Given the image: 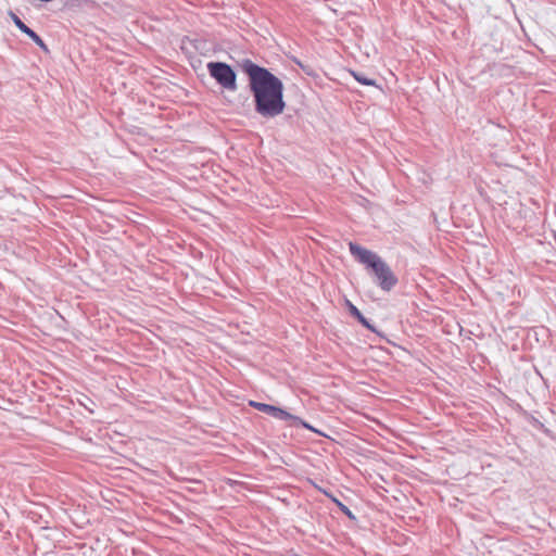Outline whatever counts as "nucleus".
Returning <instances> with one entry per match:
<instances>
[{"label": "nucleus", "mask_w": 556, "mask_h": 556, "mask_svg": "<svg viewBox=\"0 0 556 556\" xmlns=\"http://www.w3.org/2000/svg\"><path fill=\"white\" fill-rule=\"evenodd\" d=\"M241 67L249 77L256 112L264 117H275L281 114L286 104L282 97L283 86L280 79L250 60H244Z\"/></svg>", "instance_id": "nucleus-1"}, {"label": "nucleus", "mask_w": 556, "mask_h": 556, "mask_svg": "<svg viewBox=\"0 0 556 556\" xmlns=\"http://www.w3.org/2000/svg\"><path fill=\"white\" fill-rule=\"evenodd\" d=\"M349 250L359 263L372 270L377 285L383 291H391L395 287L397 283L396 276L378 254L354 242L349 243Z\"/></svg>", "instance_id": "nucleus-2"}, {"label": "nucleus", "mask_w": 556, "mask_h": 556, "mask_svg": "<svg viewBox=\"0 0 556 556\" xmlns=\"http://www.w3.org/2000/svg\"><path fill=\"white\" fill-rule=\"evenodd\" d=\"M210 75L225 89H237V76L230 65L223 62H210L207 64Z\"/></svg>", "instance_id": "nucleus-3"}, {"label": "nucleus", "mask_w": 556, "mask_h": 556, "mask_svg": "<svg viewBox=\"0 0 556 556\" xmlns=\"http://www.w3.org/2000/svg\"><path fill=\"white\" fill-rule=\"evenodd\" d=\"M249 404L250 406L256 408L257 410L263 412L276 419L288 420L292 418V416L288 412L283 410L280 407H276L269 404L260 403L255 401H250Z\"/></svg>", "instance_id": "nucleus-4"}, {"label": "nucleus", "mask_w": 556, "mask_h": 556, "mask_svg": "<svg viewBox=\"0 0 556 556\" xmlns=\"http://www.w3.org/2000/svg\"><path fill=\"white\" fill-rule=\"evenodd\" d=\"M315 491L328 496L333 503H336L338 505V507L340 508V510L345 515L348 516L350 519H355V516L353 515V513L350 510V508L348 506H345L342 502L339 501V498H337L336 496H333L331 493H328L326 490L319 488L317 484H315Z\"/></svg>", "instance_id": "nucleus-5"}, {"label": "nucleus", "mask_w": 556, "mask_h": 556, "mask_svg": "<svg viewBox=\"0 0 556 556\" xmlns=\"http://www.w3.org/2000/svg\"><path fill=\"white\" fill-rule=\"evenodd\" d=\"M11 16H12L14 24L21 31L26 34L33 41H34V39H38V35L33 29H30L27 25H25L17 15H15L14 13H11Z\"/></svg>", "instance_id": "nucleus-6"}, {"label": "nucleus", "mask_w": 556, "mask_h": 556, "mask_svg": "<svg viewBox=\"0 0 556 556\" xmlns=\"http://www.w3.org/2000/svg\"><path fill=\"white\" fill-rule=\"evenodd\" d=\"M346 306L349 308L350 314L352 316H354L355 318H357V320L363 326H365L366 328H368L370 330H374V328L371 327L369 321L363 316V314L359 312V309L355 305H353L350 301H346Z\"/></svg>", "instance_id": "nucleus-7"}, {"label": "nucleus", "mask_w": 556, "mask_h": 556, "mask_svg": "<svg viewBox=\"0 0 556 556\" xmlns=\"http://www.w3.org/2000/svg\"><path fill=\"white\" fill-rule=\"evenodd\" d=\"M314 432H315V434L321 435V437H324L326 439L325 441H317V440H315V445L317 443L321 444V448L324 451H328L329 447L334 445L333 439H331L328 434L321 432L320 430H318L316 428L314 429Z\"/></svg>", "instance_id": "nucleus-8"}, {"label": "nucleus", "mask_w": 556, "mask_h": 556, "mask_svg": "<svg viewBox=\"0 0 556 556\" xmlns=\"http://www.w3.org/2000/svg\"><path fill=\"white\" fill-rule=\"evenodd\" d=\"M352 74L355 77V79L357 81H359L361 84H363V85H366V86H374L375 85V80L374 79H370V78L364 76L363 74H358V73H355V72H352Z\"/></svg>", "instance_id": "nucleus-9"}, {"label": "nucleus", "mask_w": 556, "mask_h": 556, "mask_svg": "<svg viewBox=\"0 0 556 556\" xmlns=\"http://www.w3.org/2000/svg\"><path fill=\"white\" fill-rule=\"evenodd\" d=\"M34 42L38 45L43 51L48 52L49 49L47 45L43 42V40L38 36V39H34Z\"/></svg>", "instance_id": "nucleus-10"}, {"label": "nucleus", "mask_w": 556, "mask_h": 556, "mask_svg": "<svg viewBox=\"0 0 556 556\" xmlns=\"http://www.w3.org/2000/svg\"><path fill=\"white\" fill-rule=\"evenodd\" d=\"M314 501H315V502H317V501H320V500H319V498H317V496L315 495Z\"/></svg>", "instance_id": "nucleus-11"}]
</instances>
